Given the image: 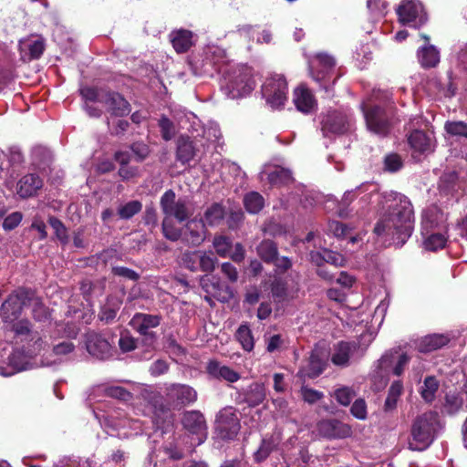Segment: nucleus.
Listing matches in <instances>:
<instances>
[{"label": "nucleus", "instance_id": "1", "mask_svg": "<svg viewBox=\"0 0 467 467\" xmlns=\"http://www.w3.org/2000/svg\"><path fill=\"white\" fill-rule=\"evenodd\" d=\"M379 219L374 233L384 243L402 246L414 229V211L410 199L396 192H384L378 202Z\"/></svg>", "mask_w": 467, "mask_h": 467}, {"label": "nucleus", "instance_id": "2", "mask_svg": "<svg viewBox=\"0 0 467 467\" xmlns=\"http://www.w3.org/2000/svg\"><path fill=\"white\" fill-rule=\"evenodd\" d=\"M255 88L251 67L242 65L227 71L221 84L224 95L232 99L248 96Z\"/></svg>", "mask_w": 467, "mask_h": 467}, {"label": "nucleus", "instance_id": "3", "mask_svg": "<svg viewBox=\"0 0 467 467\" xmlns=\"http://www.w3.org/2000/svg\"><path fill=\"white\" fill-rule=\"evenodd\" d=\"M99 422L109 435L120 439L130 438L143 431L142 423L138 420L128 418L120 409L109 412L103 416L102 420L99 419Z\"/></svg>", "mask_w": 467, "mask_h": 467}, {"label": "nucleus", "instance_id": "4", "mask_svg": "<svg viewBox=\"0 0 467 467\" xmlns=\"http://www.w3.org/2000/svg\"><path fill=\"white\" fill-rule=\"evenodd\" d=\"M439 426V416L436 412L429 411L419 416L411 428V440L409 448L412 451H423L434 440Z\"/></svg>", "mask_w": 467, "mask_h": 467}, {"label": "nucleus", "instance_id": "5", "mask_svg": "<svg viewBox=\"0 0 467 467\" xmlns=\"http://www.w3.org/2000/svg\"><path fill=\"white\" fill-rule=\"evenodd\" d=\"M138 399L143 408L137 407V413L150 417L152 422L158 427L166 421L171 422V413L162 404H159L161 398L156 392L148 388L140 387Z\"/></svg>", "mask_w": 467, "mask_h": 467}, {"label": "nucleus", "instance_id": "6", "mask_svg": "<svg viewBox=\"0 0 467 467\" xmlns=\"http://www.w3.org/2000/svg\"><path fill=\"white\" fill-rule=\"evenodd\" d=\"M262 96L272 109L282 108L287 100L288 87L283 75L272 74L262 85Z\"/></svg>", "mask_w": 467, "mask_h": 467}, {"label": "nucleus", "instance_id": "7", "mask_svg": "<svg viewBox=\"0 0 467 467\" xmlns=\"http://www.w3.org/2000/svg\"><path fill=\"white\" fill-rule=\"evenodd\" d=\"M34 293L31 290L19 288L11 293L3 302L0 312L5 320L17 318L25 306L33 301Z\"/></svg>", "mask_w": 467, "mask_h": 467}, {"label": "nucleus", "instance_id": "8", "mask_svg": "<svg viewBox=\"0 0 467 467\" xmlns=\"http://www.w3.org/2000/svg\"><path fill=\"white\" fill-rule=\"evenodd\" d=\"M160 206L164 218H175L182 223L186 221L190 215L187 201L182 198H177L172 190H167L161 197Z\"/></svg>", "mask_w": 467, "mask_h": 467}, {"label": "nucleus", "instance_id": "9", "mask_svg": "<svg viewBox=\"0 0 467 467\" xmlns=\"http://www.w3.org/2000/svg\"><path fill=\"white\" fill-rule=\"evenodd\" d=\"M215 432L222 440H233L238 434L241 425L236 410L233 407L222 409L215 418Z\"/></svg>", "mask_w": 467, "mask_h": 467}, {"label": "nucleus", "instance_id": "10", "mask_svg": "<svg viewBox=\"0 0 467 467\" xmlns=\"http://www.w3.org/2000/svg\"><path fill=\"white\" fill-rule=\"evenodd\" d=\"M410 361V357L400 350L393 349L386 352L378 361V376L387 377L391 370L395 376H400Z\"/></svg>", "mask_w": 467, "mask_h": 467}, {"label": "nucleus", "instance_id": "11", "mask_svg": "<svg viewBox=\"0 0 467 467\" xmlns=\"http://www.w3.org/2000/svg\"><path fill=\"white\" fill-rule=\"evenodd\" d=\"M399 20L403 25L417 28L427 21L422 5L416 0H404L397 8Z\"/></svg>", "mask_w": 467, "mask_h": 467}, {"label": "nucleus", "instance_id": "12", "mask_svg": "<svg viewBox=\"0 0 467 467\" xmlns=\"http://www.w3.org/2000/svg\"><path fill=\"white\" fill-rule=\"evenodd\" d=\"M368 130L379 136H386L389 132V114L379 106L367 109L365 103L360 106Z\"/></svg>", "mask_w": 467, "mask_h": 467}, {"label": "nucleus", "instance_id": "13", "mask_svg": "<svg viewBox=\"0 0 467 467\" xmlns=\"http://www.w3.org/2000/svg\"><path fill=\"white\" fill-rule=\"evenodd\" d=\"M164 393L167 400L174 406H187L194 403L197 400L196 390L186 384H167Z\"/></svg>", "mask_w": 467, "mask_h": 467}, {"label": "nucleus", "instance_id": "14", "mask_svg": "<svg viewBox=\"0 0 467 467\" xmlns=\"http://www.w3.org/2000/svg\"><path fill=\"white\" fill-rule=\"evenodd\" d=\"M184 429L196 435V445L203 443L208 436V427L203 414L200 410H189L182 420Z\"/></svg>", "mask_w": 467, "mask_h": 467}, {"label": "nucleus", "instance_id": "15", "mask_svg": "<svg viewBox=\"0 0 467 467\" xmlns=\"http://www.w3.org/2000/svg\"><path fill=\"white\" fill-rule=\"evenodd\" d=\"M352 126V117L340 111L329 112L322 119V131L325 136L343 134L350 130Z\"/></svg>", "mask_w": 467, "mask_h": 467}, {"label": "nucleus", "instance_id": "16", "mask_svg": "<svg viewBox=\"0 0 467 467\" xmlns=\"http://www.w3.org/2000/svg\"><path fill=\"white\" fill-rule=\"evenodd\" d=\"M28 353L23 348L22 349H15L7 358V364L5 367L0 365V375L10 377L17 372L31 369L34 365Z\"/></svg>", "mask_w": 467, "mask_h": 467}, {"label": "nucleus", "instance_id": "17", "mask_svg": "<svg viewBox=\"0 0 467 467\" xmlns=\"http://www.w3.org/2000/svg\"><path fill=\"white\" fill-rule=\"evenodd\" d=\"M447 231V215L436 205L423 210L421 215V234L431 231Z\"/></svg>", "mask_w": 467, "mask_h": 467}, {"label": "nucleus", "instance_id": "18", "mask_svg": "<svg viewBox=\"0 0 467 467\" xmlns=\"http://www.w3.org/2000/svg\"><path fill=\"white\" fill-rule=\"evenodd\" d=\"M200 285L208 294V296H205L208 302H211V297L221 302H226L233 296L231 288L222 284L214 275H204L200 278Z\"/></svg>", "mask_w": 467, "mask_h": 467}, {"label": "nucleus", "instance_id": "19", "mask_svg": "<svg viewBox=\"0 0 467 467\" xmlns=\"http://www.w3.org/2000/svg\"><path fill=\"white\" fill-rule=\"evenodd\" d=\"M207 236V230L202 220L192 219L182 227V242L188 246H199Z\"/></svg>", "mask_w": 467, "mask_h": 467}, {"label": "nucleus", "instance_id": "20", "mask_svg": "<svg viewBox=\"0 0 467 467\" xmlns=\"http://www.w3.org/2000/svg\"><path fill=\"white\" fill-rule=\"evenodd\" d=\"M161 317L159 315L137 313L131 318L130 326L146 339H150V343H153L156 340V335L150 329L157 327L161 324Z\"/></svg>", "mask_w": 467, "mask_h": 467}, {"label": "nucleus", "instance_id": "21", "mask_svg": "<svg viewBox=\"0 0 467 467\" xmlns=\"http://www.w3.org/2000/svg\"><path fill=\"white\" fill-rule=\"evenodd\" d=\"M86 348L92 357L101 360L112 355V347L109 342L95 332L86 334Z\"/></svg>", "mask_w": 467, "mask_h": 467}, {"label": "nucleus", "instance_id": "22", "mask_svg": "<svg viewBox=\"0 0 467 467\" xmlns=\"http://www.w3.org/2000/svg\"><path fill=\"white\" fill-rule=\"evenodd\" d=\"M335 58L327 53H318L309 60V70L317 82H321L335 67Z\"/></svg>", "mask_w": 467, "mask_h": 467}, {"label": "nucleus", "instance_id": "23", "mask_svg": "<svg viewBox=\"0 0 467 467\" xmlns=\"http://www.w3.org/2000/svg\"><path fill=\"white\" fill-rule=\"evenodd\" d=\"M326 367V354L318 348L314 349L308 358L306 365L300 368L297 377L306 379H315L318 377Z\"/></svg>", "mask_w": 467, "mask_h": 467}, {"label": "nucleus", "instance_id": "24", "mask_svg": "<svg viewBox=\"0 0 467 467\" xmlns=\"http://www.w3.org/2000/svg\"><path fill=\"white\" fill-rule=\"evenodd\" d=\"M318 432L327 439H345L351 435V428L337 420H324L317 425Z\"/></svg>", "mask_w": 467, "mask_h": 467}, {"label": "nucleus", "instance_id": "25", "mask_svg": "<svg viewBox=\"0 0 467 467\" xmlns=\"http://www.w3.org/2000/svg\"><path fill=\"white\" fill-rule=\"evenodd\" d=\"M377 192V186L374 183L364 182L358 185L356 189L345 192L341 203L343 205L350 204L355 199L358 200L360 207L363 208L367 205Z\"/></svg>", "mask_w": 467, "mask_h": 467}, {"label": "nucleus", "instance_id": "26", "mask_svg": "<svg viewBox=\"0 0 467 467\" xmlns=\"http://www.w3.org/2000/svg\"><path fill=\"white\" fill-rule=\"evenodd\" d=\"M260 180L267 181L272 186L286 185L293 181L291 171L280 166L265 165L260 172Z\"/></svg>", "mask_w": 467, "mask_h": 467}, {"label": "nucleus", "instance_id": "27", "mask_svg": "<svg viewBox=\"0 0 467 467\" xmlns=\"http://www.w3.org/2000/svg\"><path fill=\"white\" fill-rule=\"evenodd\" d=\"M113 116L123 117L130 114L131 109L125 98L118 92L108 90L104 94L103 103Z\"/></svg>", "mask_w": 467, "mask_h": 467}, {"label": "nucleus", "instance_id": "28", "mask_svg": "<svg viewBox=\"0 0 467 467\" xmlns=\"http://www.w3.org/2000/svg\"><path fill=\"white\" fill-rule=\"evenodd\" d=\"M293 102L296 109L305 114L311 113L317 106L313 93L304 85H300L294 90Z\"/></svg>", "mask_w": 467, "mask_h": 467}, {"label": "nucleus", "instance_id": "29", "mask_svg": "<svg viewBox=\"0 0 467 467\" xmlns=\"http://www.w3.org/2000/svg\"><path fill=\"white\" fill-rule=\"evenodd\" d=\"M358 349V346L356 342L340 341L334 346L331 361L335 366L348 367L350 358Z\"/></svg>", "mask_w": 467, "mask_h": 467}, {"label": "nucleus", "instance_id": "30", "mask_svg": "<svg viewBox=\"0 0 467 467\" xmlns=\"http://www.w3.org/2000/svg\"><path fill=\"white\" fill-rule=\"evenodd\" d=\"M42 186V179L37 174L29 173L17 182L16 193L22 199L29 198L36 195Z\"/></svg>", "mask_w": 467, "mask_h": 467}, {"label": "nucleus", "instance_id": "31", "mask_svg": "<svg viewBox=\"0 0 467 467\" xmlns=\"http://www.w3.org/2000/svg\"><path fill=\"white\" fill-rule=\"evenodd\" d=\"M19 50L23 58L32 60L39 58L45 50L42 37H31L19 42Z\"/></svg>", "mask_w": 467, "mask_h": 467}, {"label": "nucleus", "instance_id": "32", "mask_svg": "<svg viewBox=\"0 0 467 467\" xmlns=\"http://www.w3.org/2000/svg\"><path fill=\"white\" fill-rule=\"evenodd\" d=\"M207 373L213 379L234 383L239 380L240 374L231 368L222 365L217 360H210L206 367Z\"/></svg>", "mask_w": 467, "mask_h": 467}, {"label": "nucleus", "instance_id": "33", "mask_svg": "<svg viewBox=\"0 0 467 467\" xmlns=\"http://www.w3.org/2000/svg\"><path fill=\"white\" fill-rule=\"evenodd\" d=\"M408 143L414 153H427L432 150L431 139L421 130H414L408 137Z\"/></svg>", "mask_w": 467, "mask_h": 467}, {"label": "nucleus", "instance_id": "34", "mask_svg": "<svg viewBox=\"0 0 467 467\" xmlns=\"http://www.w3.org/2000/svg\"><path fill=\"white\" fill-rule=\"evenodd\" d=\"M193 35L186 29L174 30L170 34V40L177 53H185L193 45Z\"/></svg>", "mask_w": 467, "mask_h": 467}, {"label": "nucleus", "instance_id": "35", "mask_svg": "<svg viewBox=\"0 0 467 467\" xmlns=\"http://www.w3.org/2000/svg\"><path fill=\"white\" fill-rule=\"evenodd\" d=\"M464 405V398L462 392L450 391L446 393L442 403L441 410L447 415H455L459 413Z\"/></svg>", "mask_w": 467, "mask_h": 467}, {"label": "nucleus", "instance_id": "36", "mask_svg": "<svg viewBox=\"0 0 467 467\" xmlns=\"http://www.w3.org/2000/svg\"><path fill=\"white\" fill-rule=\"evenodd\" d=\"M449 341V337L442 334L428 335L419 341L418 349L422 353L431 352L447 345Z\"/></svg>", "mask_w": 467, "mask_h": 467}, {"label": "nucleus", "instance_id": "37", "mask_svg": "<svg viewBox=\"0 0 467 467\" xmlns=\"http://www.w3.org/2000/svg\"><path fill=\"white\" fill-rule=\"evenodd\" d=\"M447 231H431L429 234H421L423 238V247L425 250L435 252L444 248L448 236Z\"/></svg>", "mask_w": 467, "mask_h": 467}, {"label": "nucleus", "instance_id": "38", "mask_svg": "<svg viewBox=\"0 0 467 467\" xmlns=\"http://www.w3.org/2000/svg\"><path fill=\"white\" fill-rule=\"evenodd\" d=\"M195 156V148L188 137L180 136L177 140L176 159L182 164L191 161Z\"/></svg>", "mask_w": 467, "mask_h": 467}, {"label": "nucleus", "instance_id": "39", "mask_svg": "<svg viewBox=\"0 0 467 467\" xmlns=\"http://www.w3.org/2000/svg\"><path fill=\"white\" fill-rule=\"evenodd\" d=\"M418 59L421 67H434L440 62V52L432 45L424 46L418 50Z\"/></svg>", "mask_w": 467, "mask_h": 467}, {"label": "nucleus", "instance_id": "40", "mask_svg": "<svg viewBox=\"0 0 467 467\" xmlns=\"http://www.w3.org/2000/svg\"><path fill=\"white\" fill-rule=\"evenodd\" d=\"M122 305V299L117 296H109L99 312V318L107 323L115 319Z\"/></svg>", "mask_w": 467, "mask_h": 467}, {"label": "nucleus", "instance_id": "41", "mask_svg": "<svg viewBox=\"0 0 467 467\" xmlns=\"http://www.w3.org/2000/svg\"><path fill=\"white\" fill-rule=\"evenodd\" d=\"M278 443V439L273 435L265 436L262 439L259 448L254 453L255 462H262L266 460L271 452L277 447Z\"/></svg>", "mask_w": 467, "mask_h": 467}, {"label": "nucleus", "instance_id": "42", "mask_svg": "<svg viewBox=\"0 0 467 467\" xmlns=\"http://www.w3.org/2000/svg\"><path fill=\"white\" fill-rule=\"evenodd\" d=\"M75 349V346L68 341L61 342L53 347L51 354L56 357L55 359H49L48 358H45L42 360V366H52L62 360V357L71 353Z\"/></svg>", "mask_w": 467, "mask_h": 467}, {"label": "nucleus", "instance_id": "43", "mask_svg": "<svg viewBox=\"0 0 467 467\" xmlns=\"http://www.w3.org/2000/svg\"><path fill=\"white\" fill-rule=\"evenodd\" d=\"M265 399V389L263 385L254 383L249 386L245 395L244 401L250 407H256L261 404Z\"/></svg>", "mask_w": 467, "mask_h": 467}, {"label": "nucleus", "instance_id": "44", "mask_svg": "<svg viewBox=\"0 0 467 467\" xmlns=\"http://www.w3.org/2000/svg\"><path fill=\"white\" fill-rule=\"evenodd\" d=\"M259 257L265 263H273L278 255L277 245L271 240H264L257 246Z\"/></svg>", "mask_w": 467, "mask_h": 467}, {"label": "nucleus", "instance_id": "45", "mask_svg": "<svg viewBox=\"0 0 467 467\" xmlns=\"http://www.w3.org/2000/svg\"><path fill=\"white\" fill-rule=\"evenodd\" d=\"M440 383L433 376L426 377L420 388V396L424 401L431 403L435 400Z\"/></svg>", "mask_w": 467, "mask_h": 467}, {"label": "nucleus", "instance_id": "46", "mask_svg": "<svg viewBox=\"0 0 467 467\" xmlns=\"http://www.w3.org/2000/svg\"><path fill=\"white\" fill-rule=\"evenodd\" d=\"M236 339L245 351H252L254 347V337L247 324H242L235 334Z\"/></svg>", "mask_w": 467, "mask_h": 467}, {"label": "nucleus", "instance_id": "47", "mask_svg": "<svg viewBox=\"0 0 467 467\" xmlns=\"http://www.w3.org/2000/svg\"><path fill=\"white\" fill-rule=\"evenodd\" d=\"M244 204L250 213H258L265 206L264 197L257 192H251L245 194Z\"/></svg>", "mask_w": 467, "mask_h": 467}, {"label": "nucleus", "instance_id": "48", "mask_svg": "<svg viewBox=\"0 0 467 467\" xmlns=\"http://www.w3.org/2000/svg\"><path fill=\"white\" fill-rule=\"evenodd\" d=\"M224 218V209L219 203H213L204 212L203 219L210 226L219 224Z\"/></svg>", "mask_w": 467, "mask_h": 467}, {"label": "nucleus", "instance_id": "49", "mask_svg": "<svg viewBox=\"0 0 467 467\" xmlns=\"http://www.w3.org/2000/svg\"><path fill=\"white\" fill-rule=\"evenodd\" d=\"M46 345V342L36 331L35 334H32V337L26 342V345H24L23 348L28 353L30 358H33L42 352Z\"/></svg>", "mask_w": 467, "mask_h": 467}, {"label": "nucleus", "instance_id": "50", "mask_svg": "<svg viewBox=\"0 0 467 467\" xmlns=\"http://www.w3.org/2000/svg\"><path fill=\"white\" fill-rule=\"evenodd\" d=\"M80 95L86 103H96L100 102L103 103L104 94L108 92V90L103 88H97L92 87H83L80 88Z\"/></svg>", "mask_w": 467, "mask_h": 467}, {"label": "nucleus", "instance_id": "51", "mask_svg": "<svg viewBox=\"0 0 467 467\" xmlns=\"http://www.w3.org/2000/svg\"><path fill=\"white\" fill-rule=\"evenodd\" d=\"M142 209V203L134 200L121 204L118 208V214L122 220H129L135 214L139 213Z\"/></svg>", "mask_w": 467, "mask_h": 467}, {"label": "nucleus", "instance_id": "52", "mask_svg": "<svg viewBox=\"0 0 467 467\" xmlns=\"http://www.w3.org/2000/svg\"><path fill=\"white\" fill-rule=\"evenodd\" d=\"M164 237L171 242L182 240V228L177 227L171 219L164 218L161 223Z\"/></svg>", "mask_w": 467, "mask_h": 467}, {"label": "nucleus", "instance_id": "53", "mask_svg": "<svg viewBox=\"0 0 467 467\" xmlns=\"http://www.w3.org/2000/svg\"><path fill=\"white\" fill-rule=\"evenodd\" d=\"M224 58L225 52L219 47H208L205 50V60L218 70H220V65Z\"/></svg>", "mask_w": 467, "mask_h": 467}, {"label": "nucleus", "instance_id": "54", "mask_svg": "<svg viewBox=\"0 0 467 467\" xmlns=\"http://www.w3.org/2000/svg\"><path fill=\"white\" fill-rule=\"evenodd\" d=\"M402 389H403V386H402L401 381L397 380L391 384V386L389 389L387 399L385 400V410H391L396 407L398 399L401 395Z\"/></svg>", "mask_w": 467, "mask_h": 467}, {"label": "nucleus", "instance_id": "55", "mask_svg": "<svg viewBox=\"0 0 467 467\" xmlns=\"http://www.w3.org/2000/svg\"><path fill=\"white\" fill-rule=\"evenodd\" d=\"M48 223L53 228L55 234L57 238L59 240V242L66 245L69 242V236L67 234V229L64 225V223L57 218L51 216L48 219Z\"/></svg>", "mask_w": 467, "mask_h": 467}, {"label": "nucleus", "instance_id": "56", "mask_svg": "<svg viewBox=\"0 0 467 467\" xmlns=\"http://www.w3.org/2000/svg\"><path fill=\"white\" fill-rule=\"evenodd\" d=\"M217 259L212 252L199 251V270L211 273L215 269Z\"/></svg>", "mask_w": 467, "mask_h": 467}, {"label": "nucleus", "instance_id": "57", "mask_svg": "<svg viewBox=\"0 0 467 467\" xmlns=\"http://www.w3.org/2000/svg\"><path fill=\"white\" fill-rule=\"evenodd\" d=\"M213 245L216 254L220 257L224 258L229 256L232 248V242L228 237L223 235L215 236L213 242Z\"/></svg>", "mask_w": 467, "mask_h": 467}, {"label": "nucleus", "instance_id": "58", "mask_svg": "<svg viewBox=\"0 0 467 467\" xmlns=\"http://www.w3.org/2000/svg\"><path fill=\"white\" fill-rule=\"evenodd\" d=\"M181 263L192 272L199 271V251H186L182 254Z\"/></svg>", "mask_w": 467, "mask_h": 467}, {"label": "nucleus", "instance_id": "59", "mask_svg": "<svg viewBox=\"0 0 467 467\" xmlns=\"http://www.w3.org/2000/svg\"><path fill=\"white\" fill-rule=\"evenodd\" d=\"M265 342L266 351L269 353L280 351L286 346V339L280 334H275L270 337L265 336Z\"/></svg>", "mask_w": 467, "mask_h": 467}, {"label": "nucleus", "instance_id": "60", "mask_svg": "<svg viewBox=\"0 0 467 467\" xmlns=\"http://www.w3.org/2000/svg\"><path fill=\"white\" fill-rule=\"evenodd\" d=\"M13 330L16 337H20L21 341H27L32 334H35L36 331H33L31 329V324L28 320H20L14 324Z\"/></svg>", "mask_w": 467, "mask_h": 467}, {"label": "nucleus", "instance_id": "61", "mask_svg": "<svg viewBox=\"0 0 467 467\" xmlns=\"http://www.w3.org/2000/svg\"><path fill=\"white\" fill-rule=\"evenodd\" d=\"M355 396L353 389L346 386L337 389L334 392L336 400L342 406L349 405Z\"/></svg>", "mask_w": 467, "mask_h": 467}, {"label": "nucleus", "instance_id": "62", "mask_svg": "<svg viewBox=\"0 0 467 467\" xmlns=\"http://www.w3.org/2000/svg\"><path fill=\"white\" fill-rule=\"evenodd\" d=\"M300 396L302 400L308 404H315L324 398V393L303 385L300 389Z\"/></svg>", "mask_w": 467, "mask_h": 467}, {"label": "nucleus", "instance_id": "63", "mask_svg": "<svg viewBox=\"0 0 467 467\" xmlns=\"http://www.w3.org/2000/svg\"><path fill=\"white\" fill-rule=\"evenodd\" d=\"M444 128L447 133L452 136L467 139V123L463 121H447Z\"/></svg>", "mask_w": 467, "mask_h": 467}, {"label": "nucleus", "instance_id": "64", "mask_svg": "<svg viewBox=\"0 0 467 467\" xmlns=\"http://www.w3.org/2000/svg\"><path fill=\"white\" fill-rule=\"evenodd\" d=\"M54 467H95L92 460L78 461L76 459L64 457L60 459Z\"/></svg>", "mask_w": 467, "mask_h": 467}]
</instances>
